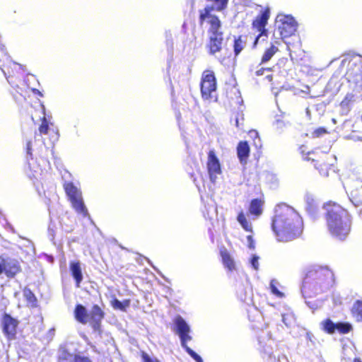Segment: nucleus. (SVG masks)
I'll use <instances>...</instances> for the list:
<instances>
[{
	"instance_id": "27",
	"label": "nucleus",
	"mask_w": 362,
	"mask_h": 362,
	"mask_svg": "<svg viewBox=\"0 0 362 362\" xmlns=\"http://www.w3.org/2000/svg\"><path fill=\"white\" fill-rule=\"evenodd\" d=\"M277 51L278 48L274 45H272L269 48L265 50L262 57L261 64L269 62Z\"/></svg>"
},
{
	"instance_id": "6",
	"label": "nucleus",
	"mask_w": 362,
	"mask_h": 362,
	"mask_svg": "<svg viewBox=\"0 0 362 362\" xmlns=\"http://www.w3.org/2000/svg\"><path fill=\"white\" fill-rule=\"evenodd\" d=\"M276 26L279 35L282 39L293 35L297 29V23L291 16L279 15L276 17Z\"/></svg>"
},
{
	"instance_id": "15",
	"label": "nucleus",
	"mask_w": 362,
	"mask_h": 362,
	"mask_svg": "<svg viewBox=\"0 0 362 362\" xmlns=\"http://www.w3.org/2000/svg\"><path fill=\"white\" fill-rule=\"evenodd\" d=\"M264 201L261 199H253L251 200L249 206V213L253 217V219L259 218L263 212Z\"/></svg>"
},
{
	"instance_id": "25",
	"label": "nucleus",
	"mask_w": 362,
	"mask_h": 362,
	"mask_svg": "<svg viewBox=\"0 0 362 362\" xmlns=\"http://www.w3.org/2000/svg\"><path fill=\"white\" fill-rule=\"evenodd\" d=\"M223 263L229 271L235 269V263L230 255L226 251L221 252Z\"/></svg>"
},
{
	"instance_id": "13",
	"label": "nucleus",
	"mask_w": 362,
	"mask_h": 362,
	"mask_svg": "<svg viewBox=\"0 0 362 362\" xmlns=\"http://www.w3.org/2000/svg\"><path fill=\"white\" fill-rule=\"evenodd\" d=\"M269 17V11L266 10L263 11L260 15H259L256 19L253 21V27L256 28L258 31L261 32L259 36L257 37L255 42L258 40V39L262 36L266 32L265 26L267 23V21Z\"/></svg>"
},
{
	"instance_id": "11",
	"label": "nucleus",
	"mask_w": 362,
	"mask_h": 362,
	"mask_svg": "<svg viewBox=\"0 0 362 362\" xmlns=\"http://www.w3.org/2000/svg\"><path fill=\"white\" fill-rule=\"evenodd\" d=\"M350 200L358 206L362 205V179L357 178L349 185Z\"/></svg>"
},
{
	"instance_id": "30",
	"label": "nucleus",
	"mask_w": 362,
	"mask_h": 362,
	"mask_svg": "<svg viewBox=\"0 0 362 362\" xmlns=\"http://www.w3.org/2000/svg\"><path fill=\"white\" fill-rule=\"evenodd\" d=\"M322 329L329 334H332L337 329V323H334L331 320L327 319L321 323Z\"/></svg>"
},
{
	"instance_id": "31",
	"label": "nucleus",
	"mask_w": 362,
	"mask_h": 362,
	"mask_svg": "<svg viewBox=\"0 0 362 362\" xmlns=\"http://www.w3.org/2000/svg\"><path fill=\"white\" fill-rule=\"evenodd\" d=\"M278 284H279L276 280L272 279L270 282V289L274 295L279 298H282L284 296V293L278 289Z\"/></svg>"
},
{
	"instance_id": "43",
	"label": "nucleus",
	"mask_w": 362,
	"mask_h": 362,
	"mask_svg": "<svg viewBox=\"0 0 362 362\" xmlns=\"http://www.w3.org/2000/svg\"><path fill=\"white\" fill-rule=\"evenodd\" d=\"M142 359L144 362H160L158 359L152 358L145 353L142 354Z\"/></svg>"
},
{
	"instance_id": "36",
	"label": "nucleus",
	"mask_w": 362,
	"mask_h": 362,
	"mask_svg": "<svg viewBox=\"0 0 362 362\" xmlns=\"http://www.w3.org/2000/svg\"><path fill=\"white\" fill-rule=\"evenodd\" d=\"M354 95L351 94H347L344 99L341 102L340 106L342 109L349 110V103L352 101Z\"/></svg>"
},
{
	"instance_id": "54",
	"label": "nucleus",
	"mask_w": 362,
	"mask_h": 362,
	"mask_svg": "<svg viewBox=\"0 0 362 362\" xmlns=\"http://www.w3.org/2000/svg\"><path fill=\"white\" fill-rule=\"evenodd\" d=\"M13 65H14V66H19V68H21V65H20V64H16V63H13Z\"/></svg>"
},
{
	"instance_id": "35",
	"label": "nucleus",
	"mask_w": 362,
	"mask_h": 362,
	"mask_svg": "<svg viewBox=\"0 0 362 362\" xmlns=\"http://www.w3.org/2000/svg\"><path fill=\"white\" fill-rule=\"evenodd\" d=\"M351 329V326L349 323L338 322L337 323V330L340 333L346 334L348 333Z\"/></svg>"
},
{
	"instance_id": "17",
	"label": "nucleus",
	"mask_w": 362,
	"mask_h": 362,
	"mask_svg": "<svg viewBox=\"0 0 362 362\" xmlns=\"http://www.w3.org/2000/svg\"><path fill=\"white\" fill-rule=\"evenodd\" d=\"M70 202L72 204L73 208L75 209V211L78 214H81L84 217L88 216V218H90L88 210L84 204V202L83 201L81 196L74 198V199H72L70 200Z\"/></svg>"
},
{
	"instance_id": "32",
	"label": "nucleus",
	"mask_w": 362,
	"mask_h": 362,
	"mask_svg": "<svg viewBox=\"0 0 362 362\" xmlns=\"http://www.w3.org/2000/svg\"><path fill=\"white\" fill-rule=\"evenodd\" d=\"M186 352L197 362H204L202 357L197 354L195 351H194L191 348L187 346V344H185V346H182Z\"/></svg>"
},
{
	"instance_id": "55",
	"label": "nucleus",
	"mask_w": 362,
	"mask_h": 362,
	"mask_svg": "<svg viewBox=\"0 0 362 362\" xmlns=\"http://www.w3.org/2000/svg\"><path fill=\"white\" fill-rule=\"evenodd\" d=\"M332 122H333L334 124H336V123H337V120H336L335 119H334V118L332 119Z\"/></svg>"
},
{
	"instance_id": "21",
	"label": "nucleus",
	"mask_w": 362,
	"mask_h": 362,
	"mask_svg": "<svg viewBox=\"0 0 362 362\" xmlns=\"http://www.w3.org/2000/svg\"><path fill=\"white\" fill-rule=\"evenodd\" d=\"M79 356H80L69 352L65 349H60L58 359L59 362H76Z\"/></svg>"
},
{
	"instance_id": "39",
	"label": "nucleus",
	"mask_w": 362,
	"mask_h": 362,
	"mask_svg": "<svg viewBox=\"0 0 362 362\" xmlns=\"http://www.w3.org/2000/svg\"><path fill=\"white\" fill-rule=\"evenodd\" d=\"M327 132L326 129H325L324 127H319V128L316 129L313 132V137H315V138L320 137V136H322L323 134H326Z\"/></svg>"
},
{
	"instance_id": "7",
	"label": "nucleus",
	"mask_w": 362,
	"mask_h": 362,
	"mask_svg": "<svg viewBox=\"0 0 362 362\" xmlns=\"http://www.w3.org/2000/svg\"><path fill=\"white\" fill-rule=\"evenodd\" d=\"M174 331L180 337L181 346H185V344L192 339L189 334L191 332L189 325L180 315H177L174 319Z\"/></svg>"
},
{
	"instance_id": "56",
	"label": "nucleus",
	"mask_w": 362,
	"mask_h": 362,
	"mask_svg": "<svg viewBox=\"0 0 362 362\" xmlns=\"http://www.w3.org/2000/svg\"><path fill=\"white\" fill-rule=\"evenodd\" d=\"M360 214L362 216V209L360 210Z\"/></svg>"
},
{
	"instance_id": "38",
	"label": "nucleus",
	"mask_w": 362,
	"mask_h": 362,
	"mask_svg": "<svg viewBox=\"0 0 362 362\" xmlns=\"http://www.w3.org/2000/svg\"><path fill=\"white\" fill-rule=\"evenodd\" d=\"M250 263L254 269L257 270L259 269V257L256 255H252Z\"/></svg>"
},
{
	"instance_id": "20",
	"label": "nucleus",
	"mask_w": 362,
	"mask_h": 362,
	"mask_svg": "<svg viewBox=\"0 0 362 362\" xmlns=\"http://www.w3.org/2000/svg\"><path fill=\"white\" fill-rule=\"evenodd\" d=\"M74 315L76 320L82 324H86L88 322V314L86 308L78 304L76 306L74 310Z\"/></svg>"
},
{
	"instance_id": "12",
	"label": "nucleus",
	"mask_w": 362,
	"mask_h": 362,
	"mask_svg": "<svg viewBox=\"0 0 362 362\" xmlns=\"http://www.w3.org/2000/svg\"><path fill=\"white\" fill-rule=\"evenodd\" d=\"M90 324L95 333L100 334L101 333V321L104 317V313L101 308L97 305H93L90 314L88 315Z\"/></svg>"
},
{
	"instance_id": "47",
	"label": "nucleus",
	"mask_w": 362,
	"mask_h": 362,
	"mask_svg": "<svg viewBox=\"0 0 362 362\" xmlns=\"http://www.w3.org/2000/svg\"><path fill=\"white\" fill-rule=\"evenodd\" d=\"M76 362H92L88 357L79 356Z\"/></svg>"
},
{
	"instance_id": "51",
	"label": "nucleus",
	"mask_w": 362,
	"mask_h": 362,
	"mask_svg": "<svg viewBox=\"0 0 362 362\" xmlns=\"http://www.w3.org/2000/svg\"><path fill=\"white\" fill-rule=\"evenodd\" d=\"M353 362H362V361H361V360L360 358H354Z\"/></svg>"
},
{
	"instance_id": "23",
	"label": "nucleus",
	"mask_w": 362,
	"mask_h": 362,
	"mask_svg": "<svg viewBox=\"0 0 362 362\" xmlns=\"http://www.w3.org/2000/svg\"><path fill=\"white\" fill-rule=\"evenodd\" d=\"M23 296H24L25 299L26 300L27 303H28V305L30 306H31L32 308L37 307V298H36L35 294L33 293V291L28 288H25L23 289Z\"/></svg>"
},
{
	"instance_id": "19",
	"label": "nucleus",
	"mask_w": 362,
	"mask_h": 362,
	"mask_svg": "<svg viewBox=\"0 0 362 362\" xmlns=\"http://www.w3.org/2000/svg\"><path fill=\"white\" fill-rule=\"evenodd\" d=\"M64 188L69 200L81 196L79 189L71 182H65L64 183Z\"/></svg>"
},
{
	"instance_id": "18",
	"label": "nucleus",
	"mask_w": 362,
	"mask_h": 362,
	"mask_svg": "<svg viewBox=\"0 0 362 362\" xmlns=\"http://www.w3.org/2000/svg\"><path fill=\"white\" fill-rule=\"evenodd\" d=\"M70 271L72 276L76 281V287L80 286V284L83 280V275L79 262H71L70 263Z\"/></svg>"
},
{
	"instance_id": "28",
	"label": "nucleus",
	"mask_w": 362,
	"mask_h": 362,
	"mask_svg": "<svg viewBox=\"0 0 362 362\" xmlns=\"http://www.w3.org/2000/svg\"><path fill=\"white\" fill-rule=\"evenodd\" d=\"M112 306L114 309L125 311L126 308L129 306V300H125L120 301L117 298H115L111 302Z\"/></svg>"
},
{
	"instance_id": "10",
	"label": "nucleus",
	"mask_w": 362,
	"mask_h": 362,
	"mask_svg": "<svg viewBox=\"0 0 362 362\" xmlns=\"http://www.w3.org/2000/svg\"><path fill=\"white\" fill-rule=\"evenodd\" d=\"M3 332L9 339H13L16 334V329L19 324L17 319L13 318L9 314L4 313L2 321Z\"/></svg>"
},
{
	"instance_id": "5",
	"label": "nucleus",
	"mask_w": 362,
	"mask_h": 362,
	"mask_svg": "<svg viewBox=\"0 0 362 362\" xmlns=\"http://www.w3.org/2000/svg\"><path fill=\"white\" fill-rule=\"evenodd\" d=\"M199 21L202 24L206 21L209 25L208 30L209 36L223 34L221 31V22L217 16L211 14V8L206 6L199 11Z\"/></svg>"
},
{
	"instance_id": "45",
	"label": "nucleus",
	"mask_w": 362,
	"mask_h": 362,
	"mask_svg": "<svg viewBox=\"0 0 362 362\" xmlns=\"http://www.w3.org/2000/svg\"><path fill=\"white\" fill-rule=\"evenodd\" d=\"M315 338L314 335L311 332H308L306 333V339L309 340L313 345L315 344Z\"/></svg>"
},
{
	"instance_id": "8",
	"label": "nucleus",
	"mask_w": 362,
	"mask_h": 362,
	"mask_svg": "<svg viewBox=\"0 0 362 362\" xmlns=\"http://www.w3.org/2000/svg\"><path fill=\"white\" fill-rule=\"evenodd\" d=\"M20 263L14 259H3L0 257V275L5 274L7 277L13 278L21 272Z\"/></svg>"
},
{
	"instance_id": "49",
	"label": "nucleus",
	"mask_w": 362,
	"mask_h": 362,
	"mask_svg": "<svg viewBox=\"0 0 362 362\" xmlns=\"http://www.w3.org/2000/svg\"><path fill=\"white\" fill-rule=\"evenodd\" d=\"M341 362H351V359L350 358H343L341 359Z\"/></svg>"
},
{
	"instance_id": "42",
	"label": "nucleus",
	"mask_w": 362,
	"mask_h": 362,
	"mask_svg": "<svg viewBox=\"0 0 362 362\" xmlns=\"http://www.w3.org/2000/svg\"><path fill=\"white\" fill-rule=\"evenodd\" d=\"M48 129H49L48 124H47V121L45 119L44 121H42V122L39 128V130H40V133H42V134H47Z\"/></svg>"
},
{
	"instance_id": "52",
	"label": "nucleus",
	"mask_w": 362,
	"mask_h": 362,
	"mask_svg": "<svg viewBox=\"0 0 362 362\" xmlns=\"http://www.w3.org/2000/svg\"><path fill=\"white\" fill-rule=\"evenodd\" d=\"M235 124H236V127L239 128V127H240V125H239V121H238V119H236V120H235Z\"/></svg>"
},
{
	"instance_id": "26",
	"label": "nucleus",
	"mask_w": 362,
	"mask_h": 362,
	"mask_svg": "<svg viewBox=\"0 0 362 362\" xmlns=\"http://www.w3.org/2000/svg\"><path fill=\"white\" fill-rule=\"evenodd\" d=\"M351 311L357 321H362V300H356L352 307Z\"/></svg>"
},
{
	"instance_id": "33",
	"label": "nucleus",
	"mask_w": 362,
	"mask_h": 362,
	"mask_svg": "<svg viewBox=\"0 0 362 362\" xmlns=\"http://www.w3.org/2000/svg\"><path fill=\"white\" fill-rule=\"evenodd\" d=\"M244 46L245 42L242 40L240 37L235 40L234 52L236 56L238 55L240 53V52L243 49Z\"/></svg>"
},
{
	"instance_id": "53",
	"label": "nucleus",
	"mask_w": 362,
	"mask_h": 362,
	"mask_svg": "<svg viewBox=\"0 0 362 362\" xmlns=\"http://www.w3.org/2000/svg\"><path fill=\"white\" fill-rule=\"evenodd\" d=\"M240 298L242 300H244L245 301L246 300V297L243 298L241 295L240 296Z\"/></svg>"
},
{
	"instance_id": "4",
	"label": "nucleus",
	"mask_w": 362,
	"mask_h": 362,
	"mask_svg": "<svg viewBox=\"0 0 362 362\" xmlns=\"http://www.w3.org/2000/svg\"><path fill=\"white\" fill-rule=\"evenodd\" d=\"M200 86L204 100H216V80L213 71L206 70L203 72Z\"/></svg>"
},
{
	"instance_id": "50",
	"label": "nucleus",
	"mask_w": 362,
	"mask_h": 362,
	"mask_svg": "<svg viewBox=\"0 0 362 362\" xmlns=\"http://www.w3.org/2000/svg\"><path fill=\"white\" fill-rule=\"evenodd\" d=\"M33 92H34L35 93H37V94H38V95H40V96H42V93H40V90H37V89H33Z\"/></svg>"
},
{
	"instance_id": "41",
	"label": "nucleus",
	"mask_w": 362,
	"mask_h": 362,
	"mask_svg": "<svg viewBox=\"0 0 362 362\" xmlns=\"http://www.w3.org/2000/svg\"><path fill=\"white\" fill-rule=\"evenodd\" d=\"M309 298L305 299L307 305L312 310H315L318 307V303L317 300H308Z\"/></svg>"
},
{
	"instance_id": "48",
	"label": "nucleus",
	"mask_w": 362,
	"mask_h": 362,
	"mask_svg": "<svg viewBox=\"0 0 362 362\" xmlns=\"http://www.w3.org/2000/svg\"><path fill=\"white\" fill-rule=\"evenodd\" d=\"M351 138L354 141H362V136H356V135H353Z\"/></svg>"
},
{
	"instance_id": "9",
	"label": "nucleus",
	"mask_w": 362,
	"mask_h": 362,
	"mask_svg": "<svg viewBox=\"0 0 362 362\" xmlns=\"http://www.w3.org/2000/svg\"><path fill=\"white\" fill-rule=\"evenodd\" d=\"M207 170L211 182H215L218 175H221V169L219 160L214 151L208 153Z\"/></svg>"
},
{
	"instance_id": "29",
	"label": "nucleus",
	"mask_w": 362,
	"mask_h": 362,
	"mask_svg": "<svg viewBox=\"0 0 362 362\" xmlns=\"http://www.w3.org/2000/svg\"><path fill=\"white\" fill-rule=\"evenodd\" d=\"M282 322L287 327H290L295 324L296 317L293 313L288 312L281 315Z\"/></svg>"
},
{
	"instance_id": "44",
	"label": "nucleus",
	"mask_w": 362,
	"mask_h": 362,
	"mask_svg": "<svg viewBox=\"0 0 362 362\" xmlns=\"http://www.w3.org/2000/svg\"><path fill=\"white\" fill-rule=\"evenodd\" d=\"M247 241L248 247L250 249H254L255 248V241H254L252 235L247 236Z\"/></svg>"
},
{
	"instance_id": "37",
	"label": "nucleus",
	"mask_w": 362,
	"mask_h": 362,
	"mask_svg": "<svg viewBox=\"0 0 362 362\" xmlns=\"http://www.w3.org/2000/svg\"><path fill=\"white\" fill-rule=\"evenodd\" d=\"M330 168H331V165L329 166L327 164H323V165H320V166L319 168H317V169L319 170V173H320L321 175H322L324 177H328L329 176L328 169Z\"/></svg>"
},
{
	"instance_id": "16",
	"label": "nucleus",
	"mask_w": 362,
	"mask_h": 362,
	"mask_svg": "<svg viewBox=\"0 0 362 362\" xmlns=\"http://www.w3.org/2000/svg\"><path fill=\"white\" fill-rule=\"evenodd\" d=\"M250 151V146L247 141L239 142L237 146V154L241 164H245L247 163Z\"/></svg>"
},
{
	"instance_id": "2",
	"label": "nucleus",
	"mask_w": 362,
	"mask_h": 362,
	"mask_svg": "<svg viewBox=\"0 0 362 362\" xmlns=\"http://www.w3.org/2000/svg\"><path fill=\"white\" fill-rule=\"evenodd\" d=\"M334 282V274L327 267L313 265L308 269L301 293L304 298H312L329 289Z\"/></svg>"
},
{
	"instance_id": "46",
	"label": "nucleus",
	"mask_w": 362,
	"mask_h": 362,
	"mask_svg": "<svg viewBox=\"0 0 362 362\" xmlns=\"http://www.w3.org/2000/svg\"><path fill=\"white\" fill-rule=\"evenodd\" d=\"M265 71H270V69H265V68H261V69H258L255 72V74H256L257 76H262V75L264 74Z\"/></svg>"
},
{
	"instance_id": "14",
	"label": "nucleus",
	"mask_w": 362,
	"mask_h": 362,
	"mask_svg": "<svg viewBox=\"0 0 362 362\" xmlns=\"http://www.w3.org/2000/svg\"><path fill=\"white\" fill-rule=\"evenodd\" d=\"M223 41V34L217 35H210L209 42L207 44V48L210 54H215L219 52L222 49V45Z\"/></svg>"
},
{
	"instance_id": "34",
	"label": "nucleus",
	"mask_w": 362,
	"mask_h": 362,
	"mask_svg": "<svg viewBox=\"0 0 362 362\" xmlns=\"http://www.w3.org/2000/svg\"><path fill=\"white\" fill-rule=\"evenodd\" d=\"M306 204H307L306 210L308 211V213L314 214L316 210V206H315L314 199L312 197L307 196L306 197Z\"/></svg>"
},
{
	"instance_id": "24",
	"label": "nucleus",
	"mask_w": 362,
	"mask_h": 362,
	"mask_svg": "<svg viewBox=\"0 0 362 362\" xmlns=\"http://www.w3.org/2000/svg\"><path fill=\"white\" fill-rule=\"evenodd\" d=\"M237 220L245 230L247 232H252V223L246 218L243 211L238 214Z\"/></svg>"
},
{
	"instance_id": "1",
	"label": "nucleus",
	"mask_w": 362,
	"mask_h": 362,
	"mask_svg": "<svg viewBox=\"0 0 362 362\" xmlns=\"http://www.w3.org/2000/svg\"><path fill=\"white\" fill-rule=\"evenodd\" d=\"M272 228L278 241L288 242L301 234L303 221L292 207L281 204L275 207Z\"/></svg>"
},
{
	"instance_id": "22",
	"label": "nucleus",
	"mask_w": 362,
	"mask_h": 362,
	"mask_svg": "<svg viewBox=\"0 0 362 362\" xmlns=\"http://www.w3.org/2000/svg\"><path fill=\"white\" fill-rule=\"evenodd\" d=\"M28 156H30L31 160H33L32 153H31V142L30 141H28L27 143V159H28ZM28 165H29L30 170H33V172H34V173L33 175V177L37 178L38 175H41V173L42 172V169L38 167L35 169L34 164L30 163V161L29 160H28Z\"/></svg>"
},
{
	"instance_id": "40",
	"label": "nucleus",
	"mask_w": 362,
	"mask_h": 362,
	"mask_svg": "<svg viewBox=\"0 0 362 362\" xmlns=\"http://www.w3.org/2000/svg\"><path fill=\"white\" fill-rule=\"evenodd\" d=\"M259 344L262 346V349H263L264 351L266 354H269V355H270V354H272V347H271V346H272V344H272V341H269V344H266V345L264 346V345H263V341L259 339Z\"/></svg>"
},
{
	"instance_id": "3",
	"label": "nucleus",
	"mask_w": 362,
	"mask_h": 362,
	"mask_svg": "<svg viewBox=\"0 0 362 362\" xmlns=\"http://www.w3.org/2000/svg\"><path fill=\"white\" fill-rule=\"evenodd\" d=\"M324 209L326 210L327 229L331 235L340 240H345L351 226V216L348 211L332 202L325 204Z\"/></svg>"
},
{
	"instance_id": "57",
	"label": "nucleus",
	"mask_w": 362,
	"mask_h": 362,
	"mask_svg": "<svg viewBox=\"0 0 362 362\" xmlns=\"http://www.w3.org/2000/svg\"><path fill=\"white\" fill-rule=\"evenodd\" d=\"M307 114H309V110L307 109Z\"/></svg>"
}]
</instances>
